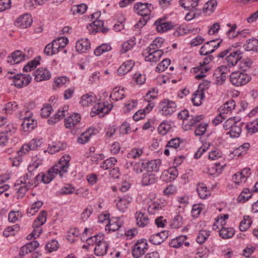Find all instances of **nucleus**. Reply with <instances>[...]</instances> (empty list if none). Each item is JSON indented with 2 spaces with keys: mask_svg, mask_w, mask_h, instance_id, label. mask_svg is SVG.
<instances>
[{
  "mask_svg": "<svg viewBox=\"0 0 258 258\" xmlns=\"http://www.w3.org/2000/svg\"><path fill=\"white\" fill-rule=\"evenodd\" d=\"M243 125L244 123L240 122L239 119L235 117H230L224 123L223 128L225 130H229L226 133L227 135H229L231 138H237L241 134Z\"/></svg>",
  "mask_w": 258,
  "mask_h": 258,
  "instance_id": "obj_2",
  "label": "nucleus"
},
{
  "mask_svg": "<svg viewBox=\"0 0 258 258\" xmlns=\"http://www.w3.org/2000/svg\"><path fill=\"white\" fill-rule=\"evenodd\" d=\"M137 224L140 227H144L150 223V219L145 213L140 211L136 213Z\"/></svg>",
  "mask_w": 258,
  "mask_h": 258,
  "instance_id": "obj_26",
  "label": "nucleus"
},
{
  "mask_svg": "<svg viewBox=\"0 0 258 258\" xmlns=\"http://www.w3.org/2000/svg\"><path fill=\"white\" fill-rule=\"evenodd\" d=\"M31 80L32 78L29 74H17L14 84L16 87L20 88L28 85Z\"/></svg>",
  "mask_w": 258,
  "mask_h": 258,
  "instance_id": "obj_11",
  "label": "nucleus"
},
{
  "mask_svg": "<svg viewBox=\"0 0 258 258\" xmlns=\"http://www.w3.org/2000/svg\"><path fill=\"white\" fill-rule=\"evenodd\" d=\"M103 26V22L102 21L100 20H95L90 23L89 26H87V28L89 30L92 28L93 29V32L95 31V33H97V32L100 31Z\"/></svg>",
  "mask_w": 258,
  "mask_h": 258,
  "instance_id": "obj_56",
  "label": "nucleus"
},
{
  "mask_svg": "<svg viewBox=\"0 0 258 258\" xmlns=\"http://www.w3.org/2000/svg\"><path fill=\"white\" fill-rule=\"evenodd\" d=\"M242 58V53L239 50L230 51L226 58L227 64L229 67L235 66Z\"/></svg>",
  "mask_w": 258,
  "mask_h": 258,
  "instance_id": "obj_12",
  "label": "nucleus"
},
{
  "mask_svg": "<svg viewBox=\"0 0 258 258\" xmlns=\"http://www.w3.org/2000/svg\"><path fill=\"white\" fill-rule=\"evenodd\" d=\"M252 196V193L248 188H245L239 196L238 199L240 202L244 203L248 200Z\"/></svg>",
  "mask_w": 258,
  "mask_h": 258,
  "instance_id": "obj_54",
  "label": "nucleus"
},
{
  "mask_svg": "<svg viewBox=\"0 0 258 258\" xmlns=\"http://www.w3.org/2000/svg\"><path fill=\"white\" fill-rule=\"evenodd\" d=\"M69 106L64 105L60 107L53 116L48 120V122L50 124H52L57 122L59 120L62 119L66 114H68Z\"/></svg>",
  "mask_w": 258,
  "mask_h": 258,
  "instance_id": "obj_16",
  "label": "nucleus"
},
{
  "mask_svg": "<svg viewBox=\"0 0 258 258\" xmlns=\"http://www.w3.org/2000/svg\"><path fill=\"white\" fill-rule=\"evenodd\" d=\"M211 231L205 230H201L197 237L196 241L199 244H203L205 242L206 240L210 235Z\"/></svg>",
  "mask_w": 258,
  "mask_h": 258,
  "instance_id": "obj_49",
  "label": "nucleus"
},
{
  "mask_svg": "<svg viewBox=\"0 0 258 258\" xmlns=\"http://www.w3.org/2000/svg\"><path fill=\"white\" fill-rule=\"evenodd\" d=\"M138 102L135 100H131L126 102L124 104V111L125 112H130L136 108Z\"/></svg>",
  "mask_w": 258,
  "mask_h": 258,
  "instance_id": "obj_62",
  "label": "nucleus"
},
{
  "mask_svg": "<svg viewBox=\"0 0 258 258\" xmlns=\"http://www.w3.org/2000/svg\"><path fill=\"white\" fill-rule=\"evenodd\" d=\"M117 162V159L114 157H110L106 159L100 165L101 168L107 170L112 168Z\"/></svg>",
  "mask_w": 258,
  "mask_h": 258,
  "instance_id": "obj_52",
  "label": "nucleus"
},
{
  "mask_svg": "<svg viewBox=\"0 0 258 258\" xmlns=\"http://www.w3.org/2000/svg\"><path fill=\"white\" fill-rule=\"evenodd\" d=\"M170 59L166 58L160 62L156 68V71L161 72L164 71L170 63Z\"/></svg>",
  "mask_w": 258,
  "mask_h": 258,
  "instance_id": "obj_64",
  "label": "nucleus"
},
{
  "mask_svg": "<svg viewBox=\"0 0 258 258\" xmlns=\"http://www.w3.org/2000/svg\"><path fill=\"white\" fill-rule=\"evenodd\" d=\"M227 26L230 28V29L226 32V35L229 39H234L237 37V32H236L237 25L236 24L228 23Z\"/></svg>",
  "mask_w": 258,
  "mask_h": 258,
  "instance_id": "obj_51",
  "label": "nucleus"
},
{
  "mask_svg": "<svg viewBox=\"0 0 258 258\" xmlns=\"http://www.w3.org/2000/svg\"><path fill=\"white\" fill-rule=\"evenodd\" d=\"M159 107L162 115L168 116L171 115L176 111L177 106L174 101L164 99L160 102Z\"/></svg>",
  "mask_w": 258,
  "mask_h": 258,
  "instance_id": "obj_6",
  "label": "nucleus"
},
{
  "mask_svg": "<svg viewBox=\"0 0 258 258\" xmlns=\"http://www.w3.org/2000/svg\"><path fill=\"white\" fill-rule=\"evenodd\" d=\"M25 154V152L22 149L18 151L15 155H12L10 156L9 159L11 164L13 167H18L22 161V156Z\"/></svg>",
  "mask_w": 258,
  "mask_h": 258,
  "instance_id": "obj_29",
  "label": "nucleus"
},
{
  "mask_svg": "<svg viewBox=\"0 0 258 258\" xmlns=\"http://www.w3.org/2000/svg\"><path fill=\"white\" fill-rule=\"evenodd\" d=\"M154 8L151 4L137 3L134 5V11L141 16L150 17Z\"/></svg>",
  "mask_w": 258,
  "mask_h": 258,
  "instance_id": "obj_7",
  "label": "nucleus"
},
{
  "mask_svg": "<svg viewBox=\"0 0 258 258\" xmlns=\"http://www.w3.org/2000/svg\"><path fill=\"white\" fill-rule=\"evenodd\" d=\"M135 66V61L130 59L125 61L119 67L117 70V73L119 76H123L132 70Z\"/></svg>",
  "mask_w": 258,
  "mask_h": 258,
  "instance_id": "obj_25",
  "label": "nucleus"
},
{
  "mask_svg": "<svg viewBox=\"0 0 258 258\" xmlns=\"http://www.w3.org/2000/svg\"><path fill=\"white\" fill-rule=\"evenodd\" d=\"M243 47L246 51H252L258 52V39L252 38L247 40Z\"/></svg>",
  "mask_w": 258,
  "mask_h": 258,
  "instance_id": "obj_33",
  "label": "nucleus"
},
{
  "mask_svg": "<svg viewBox=\"0 0 258 258\" xmlns=\"http://www.w3.org/2000/svg\"><path fill=\"white\" fill-rule=\"evenodd\" d=\"M165 207L164 202L161 199H157L153 202L149 204L148 207V212L149 214L154 215L158 213L163 207Z\"/></svg>",
  "mask_w": 258,
  "mask_h": 258,
  "instance_id": "obj_14",
  "label": "nucleus"
},
{
  "mask_svg": "<svg viewBox=\"0 0 258 258\" xmlns=\"http://www.w3.org/2000/svg\"><path fill=\"white\" fill-rule=\"evenodd\" d=\"M156 30L160 33H163L170 30L174 27V25L171 22H167L166 18L158 19L154 23Z\"/></svg>",
  "mask_w": 258,
  "mask_h": 258,
  "instance_id": "obj_8",
  "label": "nucleus"
},
{
  "mask_svg": "<svg viewBox=\"0 0 258 258\" xmlns=\"http://www.w3.org/2000/svg\"><path fill=\"white\" fill-rule=\"evenodd\" d=\"M37 120L34 119H25L21 124L22 130L25 132H29L37 126Z\"/></svg>",
  "mask_w": 258,
  "mask_h": 258,
  "instance_id": "obj_35",
  "label": "nucleus"
},
{
  "mask_svg": "<svg viewBox=\"0 0 258 258\" xmlns=\"http://www.w3.org/2000/svg\"><path fill=\"white\" fill-rule=\"evenodd\" d=\"M157 181L156 175L152 173L146 172L143 173L142 179V184L148 186L155 183Z\"/></svg>",
  "mask_w": 258,
  "mask_h": 258,
  "instance_id": "obj_28",
  "label": "nucleus"
},
{
  "mask_svg": "<svg viewBox=\"0 0 258 258\" xmlns=\"http://www.w3.org/2000/svg\"><path fill=\"white\" fill-rule=\"evenodd\" d=\"M98 131L92 127L89 128L86 131L83 133L78 138L77 142L80 144H84L87 143L92 136L96 135Z\"/></svg>",
  "mask_w": 258,
  "mask_h": 258,
  "instance_id": "obj_19",
  "label": "nucleus"
},
{
  "mask_svg": "<svg viewBox=\"0 0 258 258\" xmlns=\"http://www.w3.org/2000/svg\"><path fill=\"white\" fill-rule=\"evenodd\" d=\"M69 82V79L66 76L55 78L54 79V85L57 87H63Z\"/></svg>",
  "mask_w": 258,
  "mask_h": 258,
  "instance_id": "obj_61",
  "label": "nucleus"
},
{
  "mask_svg": "<svg viewBox=\"0 0 258 258\" xmlns=\"http://www.w3.org/2000/svg\"><path fill=\"white\" fill-rule=\"evenodd\" d=\"M79 235V231L78 229L73 228H71L68 231L67 235V240L71 243L74 242L76 238Z\"/></svg>",
  "mask_w": 258,
  "mask_h": 258,
  "instance_id": "obj_55",
  "label": "nucleus"
},
{
  "mask_svg": "<svg viewBox=\"0 0 258 258\" xmlns=\"http://www.w3.org/2000/svg\"><path fill=\"white\" fill-rule=\"evenodd\" d=\"M220 236L224 239L232 237L235 233V231L231 227H225L222 226V228L219 231Z\"/></svg>",
  "mask_w": 258,
  "mask_h": 258,
  "instance_id": "obj_40",
  "label": "nucleus"
},
{
  "mask_svg": "<svg viewBox=\"0 0 258 258\" xmlns=\"http://www.w3.org/2000/svg\"><path fill=\"white\" fill-rule=\"evenodd\" d=\"M42 202L40 201L34 203L31 205L30 208L28 209L27 211L28 214L31 216L34 215L38 211L39 209L42 207Z\"/></svg>",
  "mask_w": 258,
  "mask_h": 258,
  "instance_id": "obj_58",
  "label": "nucleus"
},
{
  "mask_svg": "<svg viewBox=\"0 0 258 258\" xmlns=\"http://www.w3.org/2000/svg\"><path fill=\"white\" fill-rule=\"evenodd\" d=\"M71 157L69 155H65L61 157L58 163L52 167L55 171L62 177L68 172L69 168Z\"/></svg>",
  "mask_w": 258,
  "mask_h": 258,
  "instance_id": "obj_4",
  "label": "nucleus"
},
{
  "mask_svg": "<svg viewBox=\"0 0 258 258\" xmlns=\"http://www.w3.org/2000/svg\"><path fill=\"white\" fill-rule=\"evenodd\" d=\"M183 224L182 216L181 214L175 215L171 221L170 226L172 228L177 229Z\"/></svg>",
  "mask_w": 258,
  "mask_h": 258,
  "instance_id": "obj_48",
  "label": "nucleus"
},
{
  "mask_svg": "<svg viewBox=\"0 0 258 258\" xmlns=\"http://www.w3.org/2000/svg\"><path fill=\"white\" fill-rule=\"evenodd\" d=\"M32 172H29L23 177H21L19 180L23 184L27 185V186H32L33 184H35V179L36 180V178H35V177L32 178Z\"/></svg>",
  "mask_w": 258,
  "mask_h": 258,
  "instance_id": "obj_45",
  "label": "nucleus"
},
{
  "mask_svg": "<svg viewBox=\"0 0 258 258\" xmlns=\"http://www.w3.org/2000/svg\"><path fill=\"white\" fill-rule=\"evenodd\" d=\"M146 165L147 172L150 173L152 172H157L159 171L161 165V160L160 159L152 160L146 163Z\"/></svg>",
  "mask_w": 258,
  "mask_h": 258,
  "instance_id": "obj_32",
  "label": "nucleus"
},
{
  "mask_svg": "<svg viewBox=\"0 0 258 258\" xmlns=\"http://www.w3.org/2000/svg\"><path fill=\"white\" fill-rule=\"evenodd\" d=\"M32 23V18L29 14H25L19 17L15 22V25L21 29L30 27Z\"/></svg>",
  "mask_w": 258,
  "mask_h": 258,
  "instance_id": "obj_10",
  "label": "nucleus"
},
{
  "mask_svg": "<svg viewBox=\"0 0 258 258\" xmlns=\"http://www.w3.org/2000/svg\"><path fill=\"white\" fill-rule=\"evenodd\" d=\"M197 191L200 198L202 199H206L211 195L210 190L207 189V186L203 183L197 185Z\"/></svg>",
  "mask_w": 258,
  "mask_h": 258,
  "instance_id": "obj_38",
  "label": "nucleus"
},
{
  "mask_svg": "<svg viewBox=\"0 0 258 258\" xmlns=\"http://www.w3.org/2000/svg\"><path fill=\"white\" fill-rule=\"evenodd\" d=\"M34 79L37 82L49 80L51 78L50 72L43 68H39L33 72Z\"/></svg>",
  "mask_w": 258,
  "mask_h": 258,
  "instance_id": "obj_15",
  "label": "nucleus"
},
{
  "mask_svg": "<svg viewBox=\"0 0 258 258\" xmlns=\"http://www.w3.org/2000/svg\"><path fill=\"white\" fill-rule=\"evenodd\" d=\"M167 174H169V180L170 181L174 180L177 177L178 175V171L175 167H172L169 168L167 171H165L162 176L164 175H167Z\"/></svg>",
  "mask_w": 258,
  "mask_h": 258,
  "instance_id": "obj_60",
  "label": "nucleus"
},
{
  "mask_svg": "<svg viewBox=\"0 0 258 258\" xmlns=\"http://www.w3.org/2000/svg\"><path fill=\"white\" fill-rule=\"evenodd\" d=\"M205 97V93L202 90H197L192 95L191 101L195 106H200Z\"/></svg>",
  "mask_w": 258,
  "mask_h": 258,
  "instance_id": "obj_39",
  "label": "nucleus"
},
{
  "mask_svg": "<svg viewBox=\"0 0 258 258\" xmlns=\"http://www.w3.org/2000/svg\"><path fill=\"white\" fill-rule=\"evenodd\" d=\"M144 153V148H134L127 153V157L131 159L140 158Z\"/></svg>",
  "mask_w": 258,
  "mask_h": 258,
  "instance_id": "obj_47",
  "label": "nucleus"
},
{
  "mask_svg": "<svg viewBox=\"0 0 258 258\" xmlns=\"http://www.w3.org/2000/svg\"><path fill=\"white\" fill-rule=\"evenodd\" d=\"M217 6L216 0H210L207 2L203 8V13L206 15H210L213 12Z\"/></svg>",
  "mask_w": 258,
  "mask_h": 258,
  "instance_id": "obj_43",
  "label": "nucleus"
},
{
  "mask_svg": "<svg viewBox=\"0 0 258 258\" xmlns=\"http://www.w3.org/2000/svg\"><path fill=\"white\" fill-rule=\"evenodd\" d=\"M251 79L250 75L240 71L233 72L229 76L230 83L236 87L246 84L251 80Z\"/></svg>",
  "mask_w": 258,
  "mask_h": 258,
  "instance_id": "obj_3",
  "label": "nucleus"
},
{
  "mask_svg": "<svg viewBox=\"0 0 258 258\" xmlns=\"http://www.w3.org/2000/svg\"><path fill=\"white\" fill-rule=\"evenodd\" d=\"M126 166L127 168L130 166H133V170L137 173H141L146 169V163L143 161L136 162L133 165L132 162L127 163Z\"/></svg>",
  "mask_w": 258,
  "mask_h": 258,
  "instance_id": "obj_42",
  "label": "nucleus"
},
{
  "mask_svg": "<svg viewBox=\"0 0 258 258\" xmlns=\"http://www.w3.org/2000/svg\"><path fill=\"white\" fill-rule=\"evenodd\" d=\"M91 44L87 38H80L76 43V50L80 53H85L90 48Z\"/></svg>",
  "mask_w": 258,
  "mask_h": 258,
  "instance_id": "obj_22",
  "label": "nucleus"
},
{
  "mask_svg": "<svg viewBox=\"0 0 258 258\" xmlns=\"http://www.w3.org/2000/svg\"><path fill=\"white\" fill-rule=\"evenodd\" d=\"M122 225V221L118 217H112L110 219L106 225L105 229L109 232L118 230Z\"/></svg>",
  "mask_w": 258,
  "mask_h": 258,
  "instance_id": "obj_21",
  "label": "nucleus"
},
{
  "mask_svg": "<svg viewBox=\"0 0 258 258\" xmlns=\"http://www.w3.org/2000/svg\"><path fill=\"white\" fill-rule=\"evenodd\" d=\"M167 237L165 231H162L151 235L149 238V241L153 244L159 245L162 243Z\"/></svg>",
  "mask_w": 258,
  "mask_h": 258,
  "instance_id": "obj_36",
  "label": "nucleus"
},
{
  "mask_svg": "<svg viewBox=\"0 0 258 258\" xmlns=\"http://www.w3.org/2000/svg\"><path fill=\"white\" fill-rule=\"evenodd\" d=\"M136 43V38L135 37H132L130 40L124 42L121 45V53H123L132 49Z\"/></svg>",
  "mask_w": 258,
  "mask_h": 258,
  "instance_id": "obj_46",
  "label": "nucleus"
},
{
  "mask_svg": "<svg viewBox=\"0 0 258 258\" xmlns=\"http://www.w3.org/2000/svg\"><path fill=\"white\" fill-rule=\"evenodd\" d=\"M81 116L79 114L75 113L70 115L64 119V125L66 128L72 129L77 125L80 121Z\"/></svg>",
  "mask_w": 258,
  "mask_h": 258,
  "instance_id": "obj_18",
  "label": "nucleus"
},
{
  "mask_svg": "<svg viewBox=\"0 0 258 258\" xmlns=\"http://www.w3.org/2000/svg\"><path fill=\"white\" fill-rule=\"evenodd\" d=\"M125 91L123 88L115 87L109 97L112 100L117 101L125 98Z\"/></svg>",
  "mask_w": 258,
  "mask_h": 258,
  "instance_id": "obj_34",
  "label": "nucleus"
},
{
  "mask_svg": "<svg viewBox=\"0 0 258 258\" xmlns=\"http://www.w3.org/2000/svg\"><path fill=\"white\" fill-rule=\"evenodd\" d=\"M187 239V236L185 235H180L175 238L172 239L169 242L170 247L174 248H178L184 244L186 246L189 245L188 242L185 241Z\"/></svg>",
  "mask_w": 258,
  "mask_h": 258,
  "instance_id": "obj_27",
  "label": "nucleus"
},
{
  "mask_svg": "<svg viewBox=\"0 0 258 258\" xmlns=\"http://www.w3.org/2000/svg\"><path fill=\"white\" fill-rule=\"evenodd\" d=\"M200 0H180V5L185 9L191 10L198 6Z\"/></svg>",
  "mask_w": 258,
  "mask_h": 258,
  "instance_id": "obj_41",
  "label": "nucleus"
},
{
  "mask_svg": "<svg viewBox=\"0 0 258 258\" xmlns=\"http://www.w3.org/2000/svg\"><path fill=\"white\" fill-rule=\"evenodd\" d=\"M148 249V244L146 239L138 240L134 244L132 254L134 258H139L143 255Z\"/></svg>",
  "mask_w": 258,
  "mask_h": 258,
  "instance_id": "obj_5",
  "label": "nucleus"
},
{
  "mask_svg": "<svg viewBox=\"0 0 258 258\" xmlns=\"http://www.w3.org/2000/svg\"><path fill=\"white\" fill-rule=\"evenodd\" d=\"M43 160L41 158L36 155L32 157L31 163L28 166V170L29 172L34 171L40 165L42 164Z\"/></svg>",
  "mask_w": 258,
  "mask_h": 258,
  "instance_id": "obj_44",
  "label": "nucleus"
},
{
  "mask_svg": "<svg viewBox=\"0 0 258 258\" xmlns=\"http://www.w3.org/2000/svg\"><path fill=\"white\" fill-rule=\"evenodd\" d=\"M210 69V68L209 66L204 64L202 65V62H200L199 66L192 68L191 72L198 74L195 76V78L199 80L207 76L206 74Z\"/></svg>",
  "mask_w": 258,
  "mask_h": 258,
  "instance_id": "obj_17",
  "label": "nucleus"
},
{
  "mask_svg": "<svg viewBox=\"0 0 258 258\" xmlns=\"http://www.w3.org/2000/svg\"><path fill=\"white\" fill-rule=\"evenodd\" d=\"M180 143L181 142L179 138H173L168 142L166 147L169 148L171 150H174L179 147Z\"/></svg>",
  "mask_w": 258,
  "mask_h": 258,
  "instance_id": "obj_57",
  "label": "nucleus"
},
{
  "mask_svg": "<svg viewBox=\"0 0 258 258\" xmlns=\"http://www.w3.org/2000/svg\"><path fill=\"white\" fill-rule=\"evenodd\" d=\"M45 248L47 252H52L58 248V243L55 240H52L46 244Z\"/></svg>",
  "mask_w": 258,
  "mask_h": 258,
  "instance_id": "obj_63",
  "label": "nucleus"
},
{
  "mask_svg": "<svg viewBox=\"0 0 258 258\" xmlns=\"http://www.w3.org/2000/svg\"><path fill=\"white\" fill-rule=\"evenodd\" d=\"M57 173L52 168H50L46 174H37L35 178L36 180L41 179V181L46 184L50 183L53 179L55 178Z\"/></svg>",
  "mask_w": 258,
  "mask_h": 258,
  "instance_id": "obj_20",
  "label": "nucleus"
},
{
  "mask_svg": "<svg viewBox=\"0 0 258 258\" xmlns=\"http://www.w3.org/2000/svg\"><path fill=\"white\" fill-rule=\"evenodd\" d=\"M28 58L29 56L28 55L24 54L20 50H17L13 52L11 55L8 57L7 61L12 64H14L18 63Z\"/></svg>",
  "mask_w": 258,
  "mask_h": 258,
  "instance_id": "obj_13",
  "label": "nucleus"
},
{
  "mask_svg": "<svg viewBox=\"0 0 258 258\" xmlns=\"http://www.w3.org/2000/svg\"><path fill=\"white\" fill-rule=\"evenodd\" d=\"M86 242L88 245H95L94 252L96 256H102L107 253L109 244L104 234L99 233L89 237L86 239Z\"/></svg>",
  "mask_w": 258,
  "mask_h": 258,
  "instance_id": "obj_1",
  "label": "nucleus"
},
{
  "mask_svg": "<svg viewBox=\"0 0 258 258\" xmlns=\"http://www.w3.org/2000/svg\"><path fill=\"white\" fill-rule=\"evenodd\" d=\"M87 9V6L85 4L73 6L71 8V11L73 14L82 15L84 14Z\"/></svg>",
  "mask_w": 258,
  "mask_h": 258,
  "instance_id": "obj_50",
  "label": "nucleus"
},
{
  "mask_svg": "<svg viewBox=\"0 0 258 258\" xmlns=\"http://www.w3.org/2000/svg\"><path fill=\"white\" fill-rule=\"evenodd\" d=\"M170 123L168 121H163L158 127L159 133L162 135H166L171 129Z\"/></svg>",
  "mask_w": 258,
  "mask_h": 258,
  "instance_id": "obj_53",
  "label": "nucleus"
},
{
  "mask_svg": "<svg viewBox=\"0 0 258 258\" xmlns=\"http://www.w3.org/2000/svg\"><path fill=\"white\" fill-rule=\"evenodd\" d=\"M42 140L33 139L30 141L28 144L23 146L22 149L25 152V153L29 150H34L41 146Z\"/></svg>",
  "mask_w": 258,
  "mask_h": 258,
  "instance_id": "obj_37",
  "label": "nucleus"
},
{
  "mask_svg": "<svg viewBox=\"0 0 258 258\" xmlns=\"http://www.w3.org/2000/svg\"><path fill=\"white\" fill-rule=\"evenodd\" d=\"M112 107V103H109L107 102H100L93 106L92 112L96 114L103 116L104 114L108 113Z\"/></svg>",
  "mask_w": 258,
  "mask_h": 258,
  "instance_id": "obj_9",
  "label": "nucleus"
},
{
  "mask_svg": "<svg viewBox=\"0 0 258 258\" xmlns=\"http://www.w3.org/2000/svg\"><path fill=\"white\" fill-rule=\"evenodd\" d=\"M236 103L233 99H230L225 102L220 108V112L222 114L231 113L235 109Z\"/></svg>",
  "mask_w": 258,
  "mask_h": 258,
  "instance_id": "obj_31",
  "label": "nucleus"
},
{
  "mask_svg": "<svg viewBox=\"0 0 258 258\" xmlns=\"http://www.w3.org/2000/svg\"><path fill=\"white\" fill-rule=\"evenodd\" d=\"M67 146V145L64 142H54L52 145H49V147L47 148V151L49 153L53 154L60 151L65 150Z\"/></svg>",
  "mask_w": 258,
  "mask_h": 258,
  "instance_id": "obj_30",
  "label": "nucleus"
},
{
  "mask_svg": "<svg viewBox=\"0 0 258 258\" xmlns=\"http://www.w3.org/2000/svg\"><path fill=\"white\" fill-rule=\"evenodd\" d=\"M132 201V198L128 195H125L120 198L116 202V205L117 209L124 212L128 208V205Z\"/></svg>",
  "mask_w": 258,
  "mask_h": 258,
  "instance_id": "obj_24",
  "label": "nucleus"
},
{
  "mask_svg": "<svg viewBox=\"0 0 258 258\" xmlns=\"http://www.w3.org/2000/svg\"><path fill=\"white\" fill-rule=\"evenodd\" d=\"M96 100L95 95L93 93L90 92L82 96L80 103L84 107L89 106L96 103Z\"/></svg>",
  "mask_w": 258,
  "mask_h": 258,
  "instance_id": "obj_23",
  "label": "nucleus"
},
{
  "mask_svg": "<svg viewBox=\"0 0 258 258\" xmlns=\"http://www.w3.org/2000/svg\"><path fill=\"white\" fill-rule=\"evenodd\" d=\"M246 128L248 133L252 134L258 132V119L251 121L246 125Z\"/></svg>",
  "mask_w": 258,
  "mask_h": 258,
  "instance_id": "obj_59",
  "label": "nucleus"
}]
</instances>
